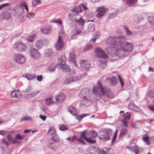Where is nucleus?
Here are the masks:
<instances>
[{"label":"nucleus","instance_id":"f257e3e1","mask_svg":"<svg viewBox=\"0 0 154 154\" xmlns=\"http://www.w3.org/2000/svg\"><path fill=\"white\" fill-rule=\"evenodd\" d=\"M107 44L109 48L115 49L119 55L121 57H125V37L110 36L107 41Z\"/></svg>","mask_w":154,"mask_h":154},{"label":"nucleus","instance_id":"f03ea898","mask_svg":"<svg viewBox=\"0 0 154 154\" xmlns=\"http://www.w3.org/2000/svg\"><path fill=\"white\" fill-rule=\"evenodd\" d=\"M97 84L98 88L94 87L93 88V92L97 97H100L103 95L106 96L110 98H112L114 97L113 94L110 91L105 93L100 81H98Z\"/></svg>","mask_w":154,"mask_h":154},{"label":"nucleus","instance_id":"7ed1b4c3","mask_svg":"<svg viewBox=\"0 0 154 154\" xmlns=\"http://www.w3.org/2000/svg\"><path fill=\"white\" fill-rule=\"evenodd\" d=\"M85 132H83L81 135V137L84 139L86 141L89 143H95L96 142L95 140H91L90 138H95L97 136V134L94 131H89L87 133L86 136L85 135Z\"/></svg>","mask_w":154,"mask_h":154},{"label":"nucleus","instance_id":"20e7f679","mask_svg":"<svg viewBox=\"0 0 154 154\" xmlns=\"http://www.w3.org/2000/svg\"><path fill=\"white\" fill-rule=\"evenodd\" d=\"M66 61L65 55H63L59 58L58 64L63 71L68 72L70 71V69L68 65L66 64Z\"/></svg>","mask_w":154,"mask_h":154},{"label":"nucleus","instance_id":"39448f33","mask_svg":"<svg viewBox=\"0 0 154 154\" xmlns=\"http://www.w3.org/2000/svg\"><path fill=\"white\" fill-rule=\"evenodd\" d=\"M112 134V131L110 129H107L106 132L103 131L99 132V136L98 137L103 141L109 140L110 136Z\"/></svg>","mask_w":154,"mask_h":154},{"label":"nucleus","instance_id":"423d86ee","mask_svg":"<svg viewBox=\"0 0 154 154\" xmlns=\"http://www.w3.org/2000/svg\"><path fill=\"white\" fill-rule=\"evenodd\" d=\"M14 49L20 52L25 51L27 48L26 46L21 41L18 42L13 45Z\"/></svg>","mask_w":154,"mask_h":154},{"label":"nucleus","instance_id":"0eeeda50","mask_svg":"<svg viewBox=\"0 0 154 154\" xmlns=\"http://www.w3.org/2000/svg\"><path fill=\"white\" fill-rule=\"evenodd\" d=\"M92 92V91L89 88H84L81 91L79 95L80 97H82L83 99L87 98L88 100L91 97Z\"/></svg>","mask_w":154,"mask_h":154},{"label":"nucleus","instance_id":"6e6552de","mask_svg":"<svg viewBox=\"0 0 154 154\" xmlns=\"http://www.w3.org/2000/svg\"><path fill=\"white\" fill-rule=\"evenodd\" d=\"M13 58L15 62L19 64L23 63L26 61L24 56L20 54H15L14 55Z\"/></svg>","mask_w":154,"mask_h":154},{"label":"nucleus","instance_id":"1a4fd4ad","mask_svg":"<svg viewBox=\"0 0 154 154\" xmlns=\"http://www.w3.org/2000/svg\"><path fill=\"white\" fill-rule=\"evenodd\" d=\"M96 56L98 58L106 59L107 58V55L101 49L96 48L95 49Z\"/></svg>","mask_w":154,"mask_h":154},{"label":"nucleus","instance_id":"9d476101","mask_svg":"<svg viewBox=\"0 0 154 154\" xmlns=\"http://www.w3.org/2000/svg\"><path fill=\"white\" fill-rule=\"evenodd\" d=\"M15 11L14 15L17 18L23 16L24 10L22 7H16L14 10Z\"/></svg>","mask_w":154,"mask_h":154},{"label":"nucleus","instance_id":"9b49d317","mask_svg":"<svg viewBox=\"0 0 154 154\" xmlns=\"http://www.w3.org/2000/svg\"><path fill=\"white\" fill-rule=\"evenodd\" d=\"M64 46V44L63 42L62 37L59 35L57 42L55 45L56 48L57 50L60 51L63 48Z\"/></svg>","mask_w":154,"mask_h":154},{"label":"nucleus","instance_id":"f8f14e48","mask_svg":"<svg viewBox=\"0 0 154 154\" xmlns=\"http://www.w3.org/2000/svg\"><path fill=\"white\" fill-rule=\"evenodd\" d=\"M41 32L45 34H50L52 31L51 27L49 25H44L41 29Z\"/></svg>","mask_w":154,"mask_h":154},{"label":"nucleus","instance_id":"ddd939ff","mask_svg":"<svg viewBox=\"0 0 154 154\" xmlns=\"http://www.w3.org/2000/svg\"><path fill=\"white\" fill-rule=\"evenodd\" d=\"M81 67L82 69H86L91 67L90 62L88 60H82L80 62Z\"/></svg>","mask_w":154,"mask_h":154},{"label":"nucleus","instance_id":"4468645a","mask_svg":"<svg viewBox=\"0 0 154 154\" xmlns=\"http://www.w3.org/2000/svg\"><path fill=\"white\" fill-rule=\"evenodd\" d=\"M30 54L31 57L35 59L38 58L40 54L38 51L35 48L31 49L30 50Z\"/></svg>","mask_w":154,"mask_h":154},{"label":"nucleus","instance_id":"2eb2a0df","mask_svg":"<svg viewBox=\"0 0 154 154\" xmlns=\"http://www.w3.org/2000/svg\"><path fill=\"white\" fill-rule=\"evenodd\" d=\"M105 59H100L97 61V65L100 68L103 69L106 66V63Z\"/></svg>","mask_w":154,"mask_h":154},{"label":"nucleus","instance_id":"dca6fc26","mask_svg":"<svg viewBox=\"0 0 154 154\" xmlns=\"http://www.w3.org/2000/svg\"><path fill=\"white\" fill-rule=\"evenodd\" d=\"M133 50V45L126 42V56H129Z\"/></svg>","mask_w":154,"mask_h":154},{"label":"nucleus","instance_id":"f3484780","mask_svg":"<svg viewBox=\"0 0 154 154\" xmlns=\"http://www.w3.org/2000/svg\"><path fill=\"white\" fill-rule=\"evenodd\" d=\"M70 75L71 76L72 82L79 80L81 78V75L76 74L74 71L70 72Z\"/></svg>","mask_w":154,"mask_h":154},{"label":"nucleus","instance_id":"a211bd4d","mask_svg":"<svg viewBox=\"0 0 154 154\" xmlns=\"http://www.w3.org/2000/svg\"><path fill=\"white\" fill-rule=\"evenodd\" d=\"M106 11V9L103 6L100 7L98 8V13L97 14L96 17L99 18H100L103 16Z\"/></svg>","mask_w":154,"mask_h":154},{"label":"nucleus","instance_id":"6ab92c4d","mask_svg":"<svg viewBox=\"0 0 154 154\" xmlns=\"http://www.w3.org/2000/svg\"><path fill=\"white\" fill-rule=\"evenodd\" d=\"M75 20L76 22L79 25L83 26L85 21L82 18V17L77 14L75 16Z\"/></svg>","mask_w":154,"mask_h":154},{"label":"nucleus","instance_id":"aec40b11","mask_svg":"<svg viewBox=\"0 0 154 154\" xmlns=\"http://www.w3.org/2000/svg\"><path fill=\"white\" fill-rule=\"evenodd\" d=\"M22 94L19 91L14 90L11 94V96L12 98H20L21 97Z\"/></svg>","mask_w":154,"mask_h":154},{"label":"nucleus","instance_id":"412c9836","mask_svg":"<svg viewBox=\"0 0 154 154\" xmlns=\"http://www.w3.org/2000/svg\"><path fill=\"white\" fill-rule=\"evenodd\" d=\"M56 101L58 103H61L63 102L65 99L66 96L63 93H61L57 96L55 97Z\"/></svg>","mask_w":154,"mask_h":154},{"label":"nucleus","instance_id":"4be33fe9","mask_svg":"<svg viewBox=\"0 0 154 154\" xmlns=\"http://www.w3.org/2000/svg\"><path fill=\"white\" fill-rule=\"evenodd\" d=\"M134 20L136 23H139L143 20V17L141 14H136L134 15Z\"/></svg>","mask_w":154,"mask_h":154},{"label":"nucleus","instance_id":"5701e85b","mask_svg":"<svg viewBox=\"0 0 154 154\" xmlns=\"http://www.w3.org/2000/svg\"><path fill=\"white\" fill-rule=\"evenodd\" d=\"M68 110L73 115H76L77 114V111L76 109L73 106H69L68 107Z\"/></svg>","mask_w":154,"mask_h":154},{"label":"nucleus","instance_id":"b1692460","mask_svg":"<svg viewBox=\"0 0 154 154\" xmlns=\"http://www.w3.org/2000/svg\"><path fill=\"white\" fill-rule=\"evenodd\" d=\"M137 0H127L126 3L127 5L130 7H134L135 6Z\"/></svg>","mask_w":154,"mask_h":154},{"label":"nucleus","instance_id":"393cba45","mask_svg":"<svg viewBox=\"0 0 154 154\" xmlns=\"http://www.w3.org/2000/svg\"><path fill=\"white\" fill-rule=\"evenodd\" d=\"M81 32V30L78 28H76L72 30L71 33V36L72 38L75 39L76 37H75V36L79 34Z\"/></svg>","mask_w":154,"mask_h":154},{"label":"nucleus","instance_id":"a878e982","mask_svg":"<svg viewBox=\"0 0 154 154\" xmlns=\"http://www.w3.org/2000/svg\"><path fill=\"white\" fill-rule=\"evenodd\" d=\"M126 148L128 149L133 152H134L135 153V154H138L139 152L138 147L136 146H134L131 147L127 146L126 147Z\"/></svg>","mask_w":154,"mask_h":154},{"label":"nucleus","instance_id":"bb28decb","mask_svg":"<svg viewBox=\"0 0 154 154\" xmlns=\"http://www.w3.org/2000/svg\"><path fill=\"white\" fill-rule=\"evenodd\" d=\"M56 66L57 65L55 63H51L48 68V70L50 72H53L55 70Z\"/></svg>","mask_w":154,"mask_h":154},{"label":"nucleus","instance_id":"cd10ccee","mask_svg":"<svg viewBox=\"0 0 154 154\" xmlns=\"http://www.w3.org/2000/svg\"><path fill=\"white\" fill-rule=\"evenodd\" d=\"M44 45V42L42 40H38L35 43V47L40 48Z\"/></svg>","mask_w":154,"mask_h":154},{"label":"nucleus","instance_id":"c85d7f7f","mask_svg":"<svg viewBox=\"0 0 154 154\" xmlns=\"http://www.w3.org/2000/svg\"><path fill=\"white\" fill-rule=\"evenodd\" d=\"M6 138L8 141L13 144H15L17 142V141L15 140L14 139L12 138L11 135L9 133L6 136Z\"/></svg>","mask_w":154,"mask_h":154},{"label":"nucleus","instance_id":"c756f323","mask_svg":"<svg viewBox=\"0 0 154 154\" xmlns=\"http://www.w3.org/2000/svg\"><path fill=\"white\" fill-rule=\"evenodd\" d=\"M53 53V51L51 49H47L45 51V55L46 57H48L51 55Z\"/></svg>","mask_w":154,"mask_h":154},{"label":"nucleus","instance_id":"7c9ffc66","mask_svg":"<svg viewBox=\"0 0 154 154\" xmlns=\"http://www.w3.org/2000/svg\"><path fill=\"white\" fill-rule=\"evenodd\" d=\"M2 15L3 17L7 19H10L11 17V14L7 12H3L2 13Z\"/></svg>","mask_w":154,"mask_h":154},{"label":"nucleus","instance_id":"2f4dec72","mask_svg":"<svg viewBox=\"0 0 154 154\" xmlns=\"http://www.w3.org/2000/svg\"><path fill=\"white\" fill-rule=\"evenodd\" d=\"M51 140H53L54 142L57 143L59 142L60 139L58 136L57 134H55L52 135Z\"/></svg>","mask_w":154,"mask_h":154},{"label":"nucleus","instance_id":"473e14b6","mask_svg":"<svg viewBox=\"0 0 154 154\" xmlns=\"http://www.w3.org/2000/svg\"><path fill=\"white\" fill-rule=\"evenodd\" d=\"M89 115V114H84L80 115V116L77 115L76 117V118L80 122L82 119L84 118L87 116H88Z\"/></svg>","mask_w":154,"mask_h":154},{"label":"nucleus","instance_id":"72a5a7b5","mask_svg":"<svg viewBox=\"0 0 154 154\" xmlns=\"http://www.w3.org/2000/svg\"><path fill=\"white\" fill-rule=\"evenodd\" d=\"M142 139L146 145H149V137L148 136L145 135L142 137Z\"/></svg>","mask_w":154,"mask_h":154},{"label":"nucleus","instance_id":"f704fd0d","mask_svg":"<svg viewBox=\"0 0 154 154\" xmlns=\"http://www.w3.org/2000/svg\"><path fill=\"white\" fill-rule=\"evenodd\" d=\"M25 78L28 80H33L35 79L36 76L32 74H26L25 76Z\"/></svg>","mask_w":154,"mask_h":154},{"label":"nucleus","instance_id":"c9c22d12","mask_svg":"<svg viewBox=\"0 0 154 154\" xmlns=\"http://www.w3.org/2000/svg\"><path fill=\"white\" fill-rule=\"evenodd\" d=\"M71 11L77 13L81 12L82 10L80 6H78L74 8L73 9H72Z\"/></svg>","mask_w":154,"mask_h":154},{"label":"nucleus","instance_id":"e433bc0d","mask_svg":"<svg viewBox=\"0 0 154 154\" xmlns=\"http://www.w3.org/2000/svg\"><path fill=\"white\" fill-rule=\"evenodd\" d=\"M87 151L90 153L93 154L96 152L95 147L92 146H90L87 149Z\"/></svg>","mask_w":154,"mask_h":154},{"label":"nucleus","instance_id":"4c0bfd02","mask_svg":"<svg viewBox=\"0 0 154 154\" xmlns=\"http://www.w3.org/2000/svg\"><path fill=\"white\" fill-rule=\"evenodd\" d=\"M88 30L89 32H92L94 30V27L92 24H89L88 26Z\"/></svg>","mask_w":154,"mask_h":154},{"label":"nucleus","instance_id":"58836bf2","mask_svg":"<svg viewBox=\"0 0 154 154\" xmlns=\"http://www.w3.org/2000/svg\"><path fill=\"white\" fill-rule=\"evenodd\" d=\"M45 101L46 104L48 105H51L54 103L51 97H49L46 99L45 100Z\"/></svg>","mask_w":154,"mask_h":154},{"label":"nucleus","instance_id":"ea45409f","mask_svg":"<svg viewBox=\"0 0 154 154\" xmlns=\"http://www.w3.org/2000/svg\"><path fill=\"white\" fill-rule=\"evenodd\" d=\"M41 0H33L32 1V6L33 7L41 3Z\"/></svg>","mask_w":154,"mask_h":154},{"label":"nucleus","instance_id":"a19ab883","mask_svg":"<svg viewBox=\"0 0 154 154\" xmlns=\"http://www.w3.org/2000/svg\"><path fill=\"white\" fill-rule=\"evenodd\" d=\"M148 97L150 98L154 97V89H151L148 93Z\"/></svg>","mask_w":154,"mask_h":154},{"label":"nucleus","instance_id":"79ce46f5","mask_svg":"<svg viewBox=\"0 0 154 154\" xmlns=\"http://www.w3.org/2000/svg\"><path fill=\"white\" fill-rule=\"evenodd\" d=\"M117 83V79L115 76H113L111 77V85L113 86L115 85Z\"/></svg>","mask_w":154,"mask_h":154},{"label":"nucleus","instance_id":"37998d69","mask_svg":"<svg viewBox=\"0 0 154 154\" xmlns=\"http://www.w3.org/2000/svg\"><path fill=\"white\" fill-rule=\"evenodd\" d=\"M35 38V35H33L29 36L27 38V40L29 42H32Z\"/></svg>","mask_w":154,"mask_h":154},{"label":"nucleus","instance_id":"c03bdc74","mask_svg":"<svg viewBox=\"0 0 154 154\" xmlns=\"http://www.w3.org/2000/svg\"><path fill=\"white\" fill-rule=\"evenodd\" d=\"M59 129L61 131H64L68 130V128L66 125H60Z\"/></svg>","mask_w":154,"mask_h":154},{"label":"nucleus","instance_id":"a18cd8bd","mask_svg":"<svg viewBox=\"0 0 154 154\" xmlns=\"http://www.w3.org/2000/svg\"><path fill=\"white\" fill-rule=\"evenodd\" d=\"M85 100V105L86 106L90 105L91 104V101L89 100V98L87 99V98L86 99H83Z\"/></svg>","mask_w":154,"mask_h":154},{"label":"nucleus","instance_id":"49530a36","mask_svg":"<svg viewBox=\"0 0 154 154\" xmlns=\"http://www.w3.org/2000/svg\"><path fill=\"white\" fill-rule=\"evenodd\" d=\"M23 138L22 136L20 135L19 134H17L15 136L14 138V140L17 141V140H21Z\"/></svg>","mask_w":154,"mask_h":154},{"label":"nucleus","instance_id":"de8ad7c7","mask_svg":"<svg viewBox=\"0 0 154 154\" xmlns=\"http://www.w3.org/2000/svg\"><path fill=\"white\" fill-rule=\"evenodd\" d=\"M105 154H113L114 153L113 150L111 149H105Z\"/></svg>","mask_w":154,"mask_h":154},{"label":"nucleus","instance_id":"09e8293b","mask_svg":"<svg viewBox=\"0 0 154 154\" xmlns=\"http://www.w3.org/2000/svg\"><path fill=\"white\" fill-rule=\"evenodd\" d=\"M149 22L151 25H154V18L152 17H148Z\"/></svg>","mask_w":154,"mask_h":154},{"label":"nucleus","instance_id":"8fccbe9b","mask_svg":"<svg viewBox=\"0 0 154 154\" xmlns=\"http://www.w3.org/2000/svg\"><path fill=\"white\" fill-rule=\"evenodd\" d=\"M32 121V119L31 117H28V116H25L23 117L21 120V121Z\"/></svg>","mask_w":154,"mask_h":154},{"label":"nucleus","instance_id":"3c124183","mask_svg":"<svg viewBox=\"0 0 154 154\" xmlns=\"http://www.w3.org/2000/svg\"><path fill=\"white\" fill-rule=\"evenodd\" d=\"M117 14V12L111 13L109 14V18L112 19L115 17Z\"/></svg>","mask_w":154,"mask_h":154},{"label":"nucleus","instance_id":"603ef678","mask_svg":"<svg viewBox=\"0 0 154 154\" xmlns=\"http://www.w3.org/2000/svg\"><path fill=\"white\" fill-rule=\"evenodd\" d=\"M69 57L71 59H72V61L74 62V60L75 55L74 52H71L69 53Z\"/></svg>","mask_w":154,"mask_h":154},{"label":"nucleus","instance_id":"864d4df0","mask_svg":"<svg viewBox=\"0 0 154 154\" xmlns=\"http://www.w3.org/2000/svg\"><path fill=\"white\" fill-rule=\"evenodd\" d=\"M49 133L50 134L52 135L56 134L55 130L53 128H50L48 130V133Z\"/></svg>","mask_w":154,"mask_h":154},{"label":"nucleus","instance_id":"5fc2aeb1","mask_svg":"<svg viewBox=\"0 0 154 154\" xmlns=\"http://www.w3.org/2000/svg\"><path fill=\"white\" fill-rule=\"evenodd\" d=\"M27 16L29 19H31L35 17V14L33 13H29L27 14Z\"/></svg>","mask_w":154,"mask_h":154},{"label":"nucleus","instance_id":"6e6d98bb","mask_svg":"<svg viewBox=\"0 0 154 154\" xmlns=\"http://www.w3.org/2000/svg\"><path fill=\"white\" fill-rule=\"evenodd\" d=\"M39 91H36L34 92H33L32 93L30 94L29 95L30 97H33L35 96H36L37 94H38Z\"/></svg>","mask_w":154,"mask_h":154},{"label":"nucleus","instance_id":"4d7b16f0","mask_svg":"<svg viewBox=\"0 0 154 154\" xmlns=\"http://www.w3.org/2000/svg\"><path fill=\"white\" fill-rule=\"evenodd\" d=\"M64 82H65V83L66 84H68L71 82H73L72 81V79L71 77V76H70L69 78H67V79H66L65 80Z\"/></svg>","mask_w":154,"mask_h":154},{"label":"nucleus","instance_id":"13d9d810","mask_svg":"<svg viewBox=\"0 0 154 154\" xmlns=\"http://www.w3.org/2000/svg\"><path fill=\"white\" fill-rule=\"evenodd\" d=\"M131 114H128L127 116H126V127H128V121L127 119H129L131 118Z\"/></svg>","mask_w":154,"mask_h":154},{"label":"nucleus","instance_id":"bf43d9fd","mask_svg":"<svg viewBox=\"0 0 154 154\" xmlns=\"http://www.w3.org/2000/svg\"><path fill=\"white\" fill-rule=\"evenodd\" d=\"M21 6L20 7H22L23 8V7L25 8L26 7L28 6L26 2L25 1H23L21 3Z\"/></svg>","mask_w":154,"mask_h":154},{"label":"nucleus","instance_id":"052dcab7","mask_svg":"<svg viewBox=\"0 0 154 154\" xmlns=\"http://www.w3.org/2000/svg\"><path fill=\"white\" fill-rule=\"evenodd\" d=\"M126 33L127 35H131L132 34V32L128 29L126 28Z\"/></svg>","mask_w":154,"mask_h":154},{"label":"nucleus","instance_id":"680f3d73","mask_svg":"<svg viewBox=\"0 0 154 154\" xmlns=\"http://www.w3.org/2000/svg\"><path fill=\"white\" fill-rule=\"evenodd\" d=\"M105 82L106 83H108L109 85H111V78H107L105 80Z\"/></svg>","mask_w":154,"mask_h":154},{"label":"nucleus","instance_id":"e2e57ef3","mask_svg":"<svg viewBox=\"0 0 154 154\" xmlns=\"http://www.w3.org/2000/svg\"><path fill=\"white\" fill-rule=\"evenodd\" d=\"M135 105L133 103H130L128 105V108L131 110H133Z\"/></svg>","mask_w":154,"mask_h":154},{"label":"nucleus","instance_id":"0e129e2a","mask_svg":"<svg viewBox=\"0 0 154 154\" xmlns=\"http://www.w3.org/2000/svg\"><path fill=\"white\" fill-rule=\"evenodd\" d=\"M1 143L3 145H6L7 146L8 145V143L5 139H3L2 140Z\"/></svg>","mask_w":154,"mask_h":154},{"label":"nucleus","instance_id":"69168bd1","mask_svg":"<svg viewBox=\"0 0 154 154\" xmlns=\"http://www.w3.org/2000/svg\"><path fill=\"white\" fill-rule=\"evenodd\" d=\"M133 110H134V111L137 112H139L141 111V109L138 106H137L135 105L134 106V109Z\"/></svg>","mask_w":154,"mask_h":154},{"label":"nucleus","instance_id":"338daca9","mask_svg":"<svg viewBox=\"0 0 154 154\" xmlns=\"http://www.w3.org/2000/svg\"><path fill=\"white\" fill-rule=\"evenodd\" d=\"M32 88L31 86H29L26 90L25 92L26 93H28L30 92L32 90Z\"/></svg>","mask_w":154,"mask_h":154},{"label":"nucleus","instance_id":"774afa93","mask_svg":"<svg viewBox=\"0 0 154 154\" xmlns=\"http://www.w3.org/2000/svg\"><path fill=\"white\" fill-rule=\"evenodd\" d=\"M118 76L121 86L122 87H123L124 85V83L123 82L122 79L121 77L120 76V75H118Z\"/></svg>","mask_w":154,"mask_h":154}]
</instances>
